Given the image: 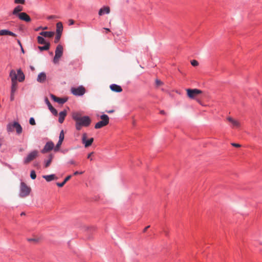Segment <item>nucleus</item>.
I'll list each match as a JSON object with an SVG mask.
<instances>
[{
    "label": "nucleus",
    "mask_w": 262,
    "mask_h": 262,
    "mask_svg": "<svg viewBox=\"0 0 262 262\" xmlns=\"http://www.w3.org/2000/svg\"><path fill=\"white\" fill-rule=\"evenodd\" d=\"M72 118L75 121V127L77 130H81L82 126H89L91 123V119L89 116H82L78 112L73 113Z\"/></svg>",
    "instance_id": "nucleus-1"
},
{
    "label": "nucleus",
    "mask_w": 262,
    "mask_h": 262,
    "mask_svg": "<svg viewBox=\"0 0 262 262\" xmlns=\"http://www.w3.org/2000/svg\"><path fill=\"white\" fill-rule=\"evenodd\" d=\"M15 129L17 134H20L22 133V127L21 125L17 122L9 123L7 126V130L8 132H12Z\"/></svg>",
    "instance_id": "nucleus-2"
},
{
    "label": "nucleus",
    "mask_w": 262,
    "mask_h": 262,
    "mask_svg": "<svg viewBox=\"0 0 262 262\" xmlns=\"http://www.w3.org/2000/svg\"><path fill=\"white\" fill-rule=\"evenodd\" d=\"M187 97L190 99H196L198 95L202 94L203 92L197 89H187L186 90Z\"/></svg>",
    "instance_id": "nucleus-3"
},
{
    "label": "nucleus",
    "mask_w": 262,
    "mask_h": 262,
    "mask_svg": "<svg viewBox=\"0 0 262 262\" xmlns=\"http://www.w3.org/2000/svg\"><path fill=\"white\" fill-rule=\"evenodd\" d=\"M31 188L27 186L24 182L20 183L19 196L21 198H25L29 195L31 192Z\"/></svg>",
    "instance_id": "nucleus-4"
},
{
    "label": "nucleus",
    "mask_w": 262,
    "mask_h": 262,
    "mask_svg": "<svg viewBox=\"0 0 262 262\" xmlns=\"http://www.w3.org/2000/svg\"><path fill=\"white\" fill-rule=\"evenodd\" d=\"M101 121L98 122L95 125L96 129H99L107 125L109 123V117L107 115L103 114L100 116Z\"/></svg>",
    "instance_id": "nucleus-5"
},
{
    "label": "nucleus",
    "mask_w": 262,
    "mask_h": 262,
    "mask_svg": "<svg viewBox=\"0 0 262 262\" xmlns=\"http://www.w3.org/2000/svg\"><path fill=\"white\" fill-rule=\"evenodd\" d=\"M38 151L36 150H33L30 152L27 157L24 159V162L25 164H28L35 159H36L38 156Z\"/></svg>",
    "instance_id": "nucleus-6"
},
{
    "label": "nucleus",
    "mask_w": 262,
    "mask_h": 262,
    "mask_svg": "<svg viewBox=\"0 0 262 262\" xmlns=\"http://www.w3.org/2000/svg\"><path fill=\"white\" fill-rule=\"evenodd\" d=\"M63 54V47L61 45H58L55 50V55L54 57L53 61L55 63L58 62L59 58Z\"/></svg>",
    "instance_id": "nucleus-7"
},
{
    "label": "nucleus",
    "mask_w": 262,
    "mask_h": 262,
    "mask_svg": "<svg viewBox=\"0 0 262 262\" xmlns=\"http://www.w3.org/2000/svg\"><path fill=\"white\" fill-rule=\"evenodd\" d=\"M71 92L75 96H82L85 93V89L83 86L81 85L77 88H72Z\"/></svg>",
    "instance_id": "nucleus-8"
},
{
    "label": "nucleus",
    "mask_w": 262,
    "mask_h": 262,
    "mask_svg": "<svg viewBox=\"0 0 262 262\" xmlns=\"http://www.w3.org/2000/svg\"><path fill=\"white\" fill-rule=\"evenodd\" d=\"M82 142L84 145L85 147H88L90 146L94 141V138H91L89 140H87V134L83 133L82 136Z\"/></svg>",
    "instance_id": "nucleus-9"
},
{
    "label": "nucleus",
    "mask_w": 262,
    "mask_h": 262,
    "mask_svg": "<svg viewBox=\"0 0 262 262\" xmlns=\"http://www.w3.org/2000/svg\"><path fill=\"white\" fill-rule=\"evenodd\" d=\"M54 145V143L51 141L47 142L41 150V152L45 154L49 152L53 148Z\"/></svg>",
    "instance_id": "nucleus-10"
},
{
    "label": "nucleus",
    "mask_w": 262,
    "mask_h": 262,
    "mask_svg": "<svg viewBox=\"0 0 262 262\" xmlns=\"http://www.w3.org/2000/svg\"><path fill=\"white\" fill-rule=\"evenodd\" d=\"M227 120L231 123L233 127L238 128L241 126V123L239 121L233 119L231 117H228Z\"/></svg>",
    "instance_id": "nucleus-11"
},
{
    "label": "nucleus",
    "mask_w": 262,
    "mask_h": 262,
    "mask_svg": "<svg viewBox=\"0 0 262 262\" xmlns=\"http://www.w3.org/2000/svg\"><path fill=\"white\" fill-rule=\"evenodd\" d=\"M18 16L20 19L26 22H30L31 20L30 17L25 12L19 13Z\"/></svg>",
    "instance_id": "nucleus-12"
},
{
    "label": "nucleus",
    "mask_w": 262,
    "mask_h": 262,
    "mask_svg": "<svg viewBox=\"0 0 262 262\" xmlns=\"http://www.w3.org/2000/svg\"><path fill=\"white\" fill-rule=\"evenodd\" d=\"M51 97L54 101L61 104L64 103L68 100L67 98H59L53 94L51 95Z\"/></svg>",
    "instance_id": "nucleus-13"
},
{
    "label": "nucleus",
    "mask_w": 262,
    "mask_h": 262,
    "mask_svg": "<svg viewBox=\"0 0 262 262\" xmlns=\"http://www.w3.org/2000/svg\"><path fill=\"white\" fill-rule=\"evenodd\" d=\"M45 102L47 104L49 109L51 111V112L55 116H57L58 114L57 110L54 108L52 105H51V103L50 102L49 100L47 98L45 99Z\"/></svg>",
    "instance_id": "nucleus-14"
},
{
    "label": "nucleus",
    "mask_w": 262,
    "mask_h": 262,
    "mask_svg": "<svg viewBox=\"0 0 262 262\" xmlns=\"http://www.w3.org/2000/svg\"><path fill=\"white\" fill-rule=\"evenodd\" d=\"M111 90L115 92L120 93L122 91V89L120 85L116 84H112L110 86Z\"/></svg>",
    "instance_id": "nucleus-15"
},
{
    "label": "nucleus",
    "mask_w": 262,
    "mask_h": 262,
    "mask_svg": "<svg viewBox=\"0 0 262 262\" xmlns=\"http://www.w3.org/2000/svg\"><path fill=\"white\" fill-rule=\"evenodd\" d=\"M9 76L11 78V82H17V74L16 73L15 70H12L10 71Z\"/></svg>",
    "instance_id": "nucleus-16"
},
{
    "label": "nucleus",
    "mask_w": 262,
    "mask_h": 262,
    "mask_svg": "<svg viewBox=\"0 0 262 262\" xmlns=\"http://www.w3.org/2000/svg\"><path fill=\"white\" fill-rule=\"evenodd\" d=\"M110 13V8L108 6H105L101 8L98 12V14L101 16L104 14H109Z\"/></svg>",
    "instance_id": "nucleus-17"
},
{
    "label": "nucleus",
    "mask_w": 262,
    "mask_h": 262,
    "mask_svg": "<svg viewBox=\"0 0 262 262\" xmlns=\"http://www.w3.org/2000/svg\"><path fill=\"white\" fill-rule=\"evenodd\" d=\"M39 34L41 36H42V37L51 38L54 35V32H51V31H49V32L42 31V32H41L39 33Z\"/></svg>",
    "instance_id": "nucleus-18"
},
{
    "label": "nucleus",
    "mask_w": 262,
    "mask_h": 262,
    "mask_svg": "<svg viewBox=\"0 0 262 262\" xmlns=\"http://www.w3.org/2000/svg\"><path fill=\"white\" fill-rule=\"evenodd\" d=\"M17 79L19 82H23L25 80V75L20 69L17 70Z\"/></svg>",
    "instance_id": "nucleus-19"
},
{
    "label": "nucleus",
    "mask_w": 262,
    "mask_h": 262,
    "mask_svg": "<svg viewBox=\"0 0 262 262\" xmlns=\"http://www.w3.org/2000/svg\"><path fill=\"white\" fill-rule=\"evenodd\" d=\"M42 178L45 179L47 182H50L54 180H57V177L54 174L50 175H45L42 176Z\"/></svg>",
    "instance_id": "nucleus-20"
},
{
    "label": "nucleus",
    "mask_w": 262,
    "mask_h": 262,
    "mask_svg": "<svg viewBox=\"0 0 262 262\" xmlns=\"http://www.w3.org/2000/svg\"><path fill=\"white\" fill-rule=\"evenodd\" d=\"M0 35H10L15 37L16 34L8 30H0Z\"/></svg>",
    "instance_id": "nucleus-21"
},
{
    "label": "nucleus",
    "mask_w": 262,
    "mask_h": 262,
    "mask_svg": "<svg viewBox=\"0 0 262 262\" xmlns=\"http://www.w3.org/2000/svg\"><path fill=\"white\" fill-rule=\"evenodd\" d=\"M63 31V25L61 22H58L56 24V33L62 34Z\"/></svg>",
    "instance_id": "nucleus-22"
},
{
    "label": "nucleus",
    "mask_w": 262,
    "mask_h": 262,
    "mask_svg": "<svg viewBox=\"0 0 262 262\" xmlns=\"http://www.w3.org/2000/svg\"><path fill=\"white\" fill-rule=\"evenodd\" d=\"M66 111H63L59 113L58 121L60 123H63L66 116H67Z\"/></svg>",
    "instance_id": "nucleus-23"
},
{
    "label": "nucleus",
    "mask_w": 262,
    "mask_h": 262,
    "mask_svg": "<svg viewBox=\"0 0 262 262\" xmlns=\"http://www.w3.org/2000/svg\"><path fill=\"white\" fill-rule=\"evenodd\" d=\"M46 79V75L45 73L42 72L38 74L37 80L39 82H43Z\"/></svg>",
    "instance_id": "nucleus-24"
},
{
    "label": "nucleus",
    "mask_w": 262,
    "mask_h": 262,
    "mask_svg": "<svg viewBox=\"0 0 262 262\" xmlns=\"http://www.w3.org/2000/svg\"><path fill=\"white\" fill-rule=\"evenodd\" d=\"M72 177V176L71 175H69L68 176H67L64 180V181L62 182V183H56V185L59 187H62L64 186V185L69 181L70 180V179Z\"/></svg>",
    "instance_id": "nucleus-25"
},
{
    "label": "nucleus",
    "mask_w": 262,
    "mask_h": 262,
    "mask_svg": "<svg viewBox=\"0 0 262 262\" xmlns=\"http://www.w3.org/2000/svg\"><path fill=\"white\" fill-rule=\"evenodd\" d=\"M23 10V7L21 6H16L14 10H13L12 14L13 15H17L19 14V12Z\"/></svg>",
    "instance_id": "nucleus-26"
},
{
    "label": "nucleus",
    "mask_w": 262,
    "mask_h": 262,
    "mask_svg": "<svg viewBox=\"0 0 262 262\" xmlns=\"http://www.w3.org/2000/svg\"><path fill=\"white\" fill-rule=\"evenodd\" d=\"M37 40L38 43L40 45H46V43H50L49 42H47L43 37L40 36H37Z\"/></svg>",
    "instance_id": "nucleus-27"
},
{
    "label": "nucleus",
    "mask_w": 262,
    "mask_h": 262,
    "mask_svg": "<svg viewBox=\"0 0 262 262\" xmlns=\"http://www.w3.org/2000/svg\"><path fill=\"white\" fill-rule=\"evenodd\" d=\"M50 43H46L43 46H38V49L40 50V51L42 52L43 51H47L50 49Z\"/></svg>",
    "instance_id": "nucleus-28"
},
{
    "label": "nucleus",
    "mask_w": 262,
    "mask_h": 262,
    "mask_svg": "<svg viewBox=\"0 0 262 262\" xmlns=\"http://www.w3.org/2000/svg\"><path fill=\"white\" fill-rule=\"evenodd\" d=\"M17 89V82H11V93L15 94Z\"/></svg>",
    "instance_id": "nucleus-29"
},
{
    "label": "nucleus",
    "mask_w": 262,
    "mask_h": 262,
    "mask_svg": "<svg viewBox=\"0 0 262 262\" xmlns=\"http://www.w3.org/2000/svg\"><path fill=\"white\" fill-rule=\"evenodd\" d=\"M53 155H50L49 156V160H47V161H46V163H45V167L47 168L49 166V165H50L51 162H52V160L53 159Z\"/></svg>",
    "instance_id": "nucleus-30"
},
{
    "label": "nucleus",
    "mask_w": 262,
    "mask_h": 262,
    "mask_svg": "<svg viewBox=\"0 0 262 262\" xmlns=\"http://www.w3.org/2000/svg\"><path fill=\"white\" fill-rule=\"evenodd\" d=\"M64 132L63 130H62L60 133L58 141L63 142V141L64 140Z\"/></svg>",
    "instance_id": "nucleus-31"
},
{
    "label": "nucleus",
    "mask_w": 262,
    "mask_h": 262,
    "mask_svg": "<svg viewBox=\"0 0 262 262\" xmlns=\"http://www.w3.org/2000/svg\"><path fill=\"white\" fill-rule=\"evenodd\" d=\"M155 83L157 87L163 85L164 84L163 82L159 79H156L155 80Z\"/></svg>",
    "instance_id": "nucleus-32"
},
{
    "label": "nucleus",
    "mask_w": 262,
    "mask_h": 262,
    "mask_svg": "<svg viewBox=\"0 0 262 262\" xmlns=\"http://www.w3.org/2000/svg\"><path fill=\"white\" fill-rule=\"evenodd\" d=\"M30 177L32 179L34 180L36 178V174L35 171L34 170L31 171Z\"/></svg>",
    "instance_id": "nucleus-33"
},
{
    "label": "nucleus",
    "mask_w": 262,
    "mask_h": 262,
    "mask_svg": "<svg viewBox=\"0 0 262 262\" xmlns=\"http://www.w3.org/2000/svg\"><path fill=\"white\" fill-rule=\"evenodd\" d=\"M61 34H56V36H55V40H54V42L55 43H57L59 42V41L60 40V39L61 38Z\"/></svg>",
    "instance_id": "nucleus-34"
},
{
    "label": "nucleus",
    "mask_w": 262,
    "mask_h": 262,
    "mask_svg": "<svg viewBox=\"0 0 262 262\" xmlns=\"http://www.w3.org/2000/svg\"><path fill=\"white\" fill-rule=\"evenodd\" d=\"M62 141H58L57 144H56L55 148H54V150L55 151H58L59 148H60L61 144H62Z\"/></svg>",
    "instance_id": "nucleus-35"
},
{
    "label": "nucleus",
    "mask_w": 262,
    "mask_h": 262,
    "mask_svg": "<svg viewBox=\"0 0 262 262\" xmlns=\"http://www.w3.org/2000/svg\"><path fill=\"white\" fill-rule=\"evenodd\" d=\"M191 64L192 66H193L194 67H196L199 65V62H198V61H196L195 60H192L191 61Z\"/></svg>",
    "instance_id": "nucleus-36"
},
{
    "label": "nucleus",
    "mask_w": 262,
    "mask_h": 262,
    "mask_svg": "<svg viewBox=\"0 0 262 262\" xmlns=\"http://www.w3.org/2000/svg\"><path fill=\"white\" fill-rule=\"evenodd\" d=\"M29 123L31 125H35L36 123H35V121L34 120V119L32 117H31L30 120H29Z\"/></svg>",
    "instance_id": "nucleus-37"
},
{
    "label": "nucleus",
    "mask_w": 262,
    "mask_h": 262,
    "mask_svg": "<svg viewBox=\"0 0 262 262\" xmlns=\"http://www.w3.org/2000/svg\"><path fill=\"white\" fill-rule=\"evenodd\" d=\"M14 3L15 4H24L25 3V0H15Z\"/></svg>",
    "instance_id": "nucleus-38"
},
{
    "label": "nucleus",
    "mask_w": 262,
    "mask_h": 262,
    "mask_svg": "<svg viewBox=\"0 0 262 262\" xmlns=\"http://www.w3.org/2000/svg\"><path fill=\"white\" fill-rule=\"evenodd\" d=\"M231 145L235 147H241V145H240L239 144H237V143H231Z\"/></svg>",
    "instance_id": "nucleus-39"
},
{
    "label": "nucleus",
    "mask_w": 262,
    "mask_h": 262,
    "mask_svg": "<svg viewBox=\"0 0 262 262\" xmlns=\"http://www.w3.org/2000/svg\"><path fill=\"white\" fill-rule=\"evenodd\" d=\"M94 152H91L88 155V158L91 161L93 160V159L91 158V156L94 154Z\"/></svg>",
    "instance_id": "nucleus-40"
},
{
    "label": "nucleus",
    "mask_w": 262,
    "mask_h": 262,
    "mask_svg": "<svg viewBox=\"0 0 262 262\" xmlns=\"http://www.w3.org/2000/svg\"><path fill=\"white\" fill-rule=\"evenodd\" d=\"M75 23V21L72 19L69 20V25H73Z\"/></svg>",
    "instance_id": "nucleus-41"
},
{
    "label": "nucleus",
    "mask_w": 262,
    "mask_h": 262,
    "mask_svg": "<svg viewBox=\"0 0 262 262\" xmlns=\"http://www.w3.org/2000/svg\"><path fill=\"white\" fill-rule=\"evenodd\" d=\"M14 94H13V93H11V96H10V100L11 101H13L14 99Z\"/></svg>",
    "instance_id": "nucleus-42"
},
{
    "label": "nucleus",
    "mask_w": 262,
    "mask_h": 262,
    "mask_svg": "<svg viewBox=\"0 0 262 262\" xmlns=\"http://www.w3.org/2000/svg\"><path fill=\"white\" fill-rule=\"evenodd\" d=\"M29 242H37L38 241L37 239L35 238H30L28 239Z\"/></svg>",
    "instance_id": "nucleus-43"
},
{
    "label": "nucleus",
    "mask_w": 262,
    "mask_h": 262,
    "mask_svg": "<svg viewBox=\"0 0 262 262\" xmlns=\"http://www.w3.org/2000/svg\"><path fill=\"white\" fill-rule=\"evenodd\" d=\"M83 173V171L79 172L78 171H75L74 173V175H77V174H82Z\"/></svg>",
    "instance_id": "nucleus-44"
},
{
    "label": "nucleus",
    "mask_w": 262,
    "mask_h": 262,
    "mask_svg": "<svg viewBox=\"0 0 262 262\" xmlns=\"http://www.w3.org/2000/svg\"><path fill=\"white\" fill-rule=\"evenodd\" d=\"M55 17H56V16L55 15H50V16L48 17V19H50L54 18Z\"/></svg>",
    "instance_id": "nucleus-45"
},
{
    "label": "nucleus",
    "mask_w": 262,
    "mask_h": 262,
    "mask_svg": "<svg viewBox=\"0 0 262 262\" xmlns=\"http://www.w3.org/2000/svg\"><path fill=\"white\" fill-rule=\"evenodd\" d=\"M149 227H150V226H146V227L143 229V232H145L147 231V229H148Z\"/></svg>",
    "instance_id": "nucleus-46"
},
{
    "label": "nucleus",
    "mask_w": 262,
    "mask_h": 262,
    "mask_svg": "<svg viewBox=\"0 0 262 262\" xmlns=\"http://www.w3.org/2000/svg\"><path fill=\"white\" fill-rule=\"evenodd\" d=\"M115 112V110H109V111H106V112L107 113H113Z\"/></svg>",
    "instance_id": "nucleus-47"
},
{
    "label": "nucleus",
    "mask_w": 262,
    "mask_h": 262,
    "mask_svg": "<svg viewBox=\"0 0 262 262\" xmlns=\"http://www.w3.org/2000/svg\"><path fill=\"white\" fill-rule=\"evenodd\" d=\"M163 231L166 235H168V232L167 230L164 229Z\"/></svg>",
    "instance_id": "nucleus-48"
},
{
    "label": "nucleus",
    "mask_w": 262,
    "mask_h": 262,
    "mask_svg": "<svg viewBox=\"0 0 262 262\" xmlns=\"http://www.w3.org/2000/svg\"><path fill=\"white\" fill-rule=\"evenodd\" d=\"M69 163L71 164H75V162L74 160H71Z\"/></svg>",
    "instance_id": "nucleus-49"
},
{
    "label": "nucleus",
    "mask_w": 262,
    "mask_h": 262,
    "mask_svg": "<svg viewBox=\"0 0 262 262\" xmlns=\"http://www.w3.org/2000/svg\"><path fill=\"white\" fill-rule=\"evenodd\" d=\"M104 29H105L106 30V31H107V32L110 31V30L108 28H104Z\"/></svg>",
    "instance_id": "nucleus-50"
},
{
    "label": "nucleus",
    "mask_w": 262,
    "mask_h": 262,
    "mask_svg": "<svg viewBox=\"0 0 262 262\" xmlns=\"http://www.w3.org/2000/svg\"><path fill=\"white\" fill-rule=\"evenodd\" d=\"M160 113L161 114H163L164 115V114H165V112L164 111H160Z\"/></svg>",
    "instance_id": "nucleus-51"
},
{
    "label": "nucleus",
    "mask_w": 262,
    "mask_h": 262,
    "mask_svg": "<svg viewBox=\"0 0 262 262\" xmlns=\"http://www.w3.org/2000/svg\"><path fill=\"white\" fill-rule=\"evenodd\" d=\"M25 215V212H22L21 214H20V215L22 216V215Z\"/></svg>",
    "instance_id": "nucleus-52"
},
{
    "label": "nucleus",
    "mask_w": 262,
    "mask_h": 262,
    "mask_svg": "<svg viewBox=\"0 0 262 262\" xmlns=\"http://www.w3.org/2000/svg\"><path fill=\"white\" fill-rule=\"evenodd\" d=\"M21 51H22L23 53H24V49H23V47H22V46H21Z\"/></svg>",
    "instance_id": "nucleus-53"
},
{
    "label": "nucleus",
    "mask_w": 262,
    "mask_h": 262,
    "mask_svg": "<svg viewBox=\"0 0 262 262\" xmlns=\"http://www.w3.org/2000/svg\"><path fill=\"white\" fill-rule=\"evenodd\" d=\"M47 29V27H45V28H43V30H45V29Z\"/></svg>",
    "instance_id": "nucleus-54"
},
{
    "label": "nucleus",
    "mask_w": 262,
    "mask_h": 262,
    "mask_svg": "<svg viewBox=\"0 0 262 262\" xmlns=\"http://www.w3.org/2000/svg\"><path fill=\"white\" fill-rule=\"evenodd\" d=\"M197 101H198L199 103H201L200 101L199 100H198V99H197Z\"/></svg>",
    "instance_id": "nucleus-55"
},
{
    "label": "nucleus",
    "mask_w": 262,
    "mask_h": 262,
    "mask_svg": "<svg viewBox=\"0 0 262 262\" xmlns=\"http://www.w3.org/2000/svg\"><path fill=\"white\" fill-rule=\"evenodd\" d=\"M18 44H19L20 46H21L19 41H18Z\"/></svg>",
    "instance_id": "nucleus-56"
}]
</instances>
